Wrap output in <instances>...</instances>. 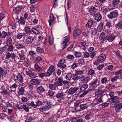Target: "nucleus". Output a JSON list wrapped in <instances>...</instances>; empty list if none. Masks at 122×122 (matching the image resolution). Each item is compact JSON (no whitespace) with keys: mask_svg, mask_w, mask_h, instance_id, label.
Returning a JSON list of instances; mask_svg holds the SVG:
<instances>
[{"mask_svg":"<svg viewBox=\"0 0 122 122\" xmlns=\"http://www.w3.org/2000/svg\"><path fill=\"white\" fill-rule=\"evenodd\" d=\"M102 17L101 14L99 12L97 13L94 15V19L98 22L100 21Z\"/></svg>","mask_w":122,"mask_h":122,"instance_id":"obj_13","label":"nucleus"},{"mask_svg":"<svg viewBox=\"0 0 122 122\" xmlns=\"http://www.w3.org/2000/svg\"><path fill=\"white\" fill-rule=\"evenodd\" d=\"M79 89V88L78 87H71L69 89L68 93L70 95L76 92Z\"/></svg>","mask_w":122,"mask_h":122,"instance_id":"obj_11","label":"nucleus"},{"mask_svg":"<svg viewBox=\"0 0 122 122\" xmlns=\"http://www.w3.org/2000/svg\"><path fill=\"white\" fill-rule=\"evenodd\" d=\"M98 79L97 78H95L92 81L90 84V89H89L85 92H83L82 94L80 96V97H82L87 94L89 92L95 89V88L98 86Z\"/></svg>","mask_w":122,"mask_h":122,"instance_id":"obj_1","label":"nucleus"},{"mask_svg":"<svg viewBox=\"0 0 122 122\" xmlns=\"http://www.w3.org/2000/svg\"><path fill=\"white\" fill-rule=\"evenodd\" d=\"M115 27L116 28L122 29V23H121L120 22H118L116 25Z\"/></svg>","mask_w":122,"mask_h":122,"instance_id":"obj_46","label":"nucleus"},{"mask_svg":"<svg viewBox=\"0 0 122 122\" xmlns=\"http://www.w3.org/2000/svg\"><path fill=\"white\" fill-rule=\"evenodd\" d=\"M7 72L4 70L2 68L0 67V78H1L2 76H4V77L6 76Z\"/></svg>","mask_w":122,"mask_h":122,"instance_id":"obj_18","label":"nucleus"},{"mask_svg":"<svg viewBox=\"0 0 122 122\" xmlns=\"http://www.w3.org/2000/svg\"><path fill=\"white\" fill-rule=\"evenodd\" d=\"M28 105L26 104H24L23 105V108L26 111L28 112H29V107H28Z\"/></svg>","mask_w":122,"mask_h":122,"instance_id":"obj_49","label":"nucleus"},{"mask_svg":"<svg viewBox=\"0 0 122 122\" xmlns=\"http://www.w3.org/2000/svg\"><path fill=\"white\" fill-rule=\"evenodd\" d=\"M55 70V67L54 66L51 65L48 70L46 73L47 77H49L52 74Z\"/></svg>","mask_w":122,"mask_h":122,"instance_id":"obj_7","label":"nucleus"},{"mask_svg":"<svg viewBox=\"0 0 122 122\" xmlns=\"http://www.w3.org/2000/svg\"><path fill=\"white\" fill-rule=\"evenodd\" d=\"M105 33L104 32H102L99 38L100 41L103 40L105 39Z\"/></svg>","mask_w":122,"mask_h":122,"instance_id":"obj_38","label":"nucleus"},{"mask_svg":"<svg viewBox=\"0 0 122 122\" xmlns=\"http://www.w3.org/2000/svg\"><path fill=\"white\" fill-rule=\"evenodd\" d=\"M55 19V18L54 17L53 14H50L49 16V19L48 20V22L50 26H51V24L53 23Z\"/></svg>","mask_w":122,"mask_h":122,"instance_id":"obj_14","label":"nucleus"},{"mask_svg":"<svg viewBox=\"0 0 122 122\" xmlns=\"http://www.w3.org/2000/svg\"><path fill=\"white\" fill-rule=\"evenodd\" d=\"M22 8V7L21 6H19L17 7H14L13 9V11L15 13L18 14Z\"/></svg>","mask_w":122,"mask_h":122,"instance_id":"obj_16","label":"nucleus"},{"mask_svg":"<svg viewBox=\"0 0 122 122\" xmlns=\"http://www.w3.org/2000/svg\"><path fill=\"white\" fill-rule=\"evenodd\" d=\"M18 23L19 24H21V25H24L25 22V21L24 20V18L21 17L18 21Z\"/></svg>","mask_w":122,"mask_h":122,"instance_id":"obj_34","label":"nucleus"},{"mask_svg":"<svg viewBox=\"0 0 122 122\" xmlns=\"http://www.w3.org/2000/svg\"><path fill=\"white\" fill-rule=\"evenodd\" d=\"M45 115H46L45 116L46 117V118H47V119H49V120L50 121H52L53 119V117H50V114L49 113H45Z\"/></svg>","mask_w":122,"mask_h":122,"instance_id":"obj_36","label":"nucleus"},{"mask_svg":"<svg viewBox=\"0 0 122 122\" xmlns=\"http://www.w3.org/2000/svg\"><path fill=\"white\" fill-rule=\"evenodd\" d=\"M65 95V94H63V92H59L56 94V97L58 98L62 99L63 98Z\"/></svg>","mask_w":122,"mask_h":122,"instance_id":"obj_25","label":"nucleus"},{"mask_svg":"<svg viewBox=\"0 0 122 122\" xmlns=\"http://www.w3.org/2000/svg\"><path fill=\"white\" fill-rule=\"evenodd\" d=\"M118 15L119 13L118 11L115 10L111 12L107 15V17L109 19L112 20L117 18Z\"/></svg>","mask_w":122,"mask_h":122,"instance_id":"obj_2","label":"nucleus"},{"mask_svg":"<svg viewBox=\"0 0 122 122\" xmlns=\"http://www.w3.org/2000/svg\"><path fill=\"white\" fill-rule=\"evenodd\" d=\"M110 113L108 112H106L103 116L102 118L103 120H107L108 117H110Z\"/></svg>","mask_w":122,"mask_h":122,"instance_id":"obj_29","label":"nucleus"},{"mask_svg":"<svg viewBox=\"0 0 122 122\" xmlns=\"http://www.w3.org/2000/svg\"><path fill=\"white\" fill-rule=\"evenodd\" d=\"M30 84L32 85H36L39 84L38 80L37 79H32L30 81Z\"/></svg>","mask_w":122,"mask_h":122,"instance_id":"obj_27","label":"nucleus"},{"mask_svg":"<svg viewBox=\"0 0 122 122\" xmlns=\"http://www.w3.org/2000/svg\"><path fill=\"white\" fill-rule=\"evenodd\" d=\"M12 44V40L10 38H9L8 39L6 42V45L8 46V45H11Z\"/></svg>","mask_w":122,"mask_h":122,"instance_id":"obj_50","label":"nucleus"},{"mask_svg":"<svg viewBox=\"0 0 122 122\" xmlns=\"http://www.w3.org/2000/svg\"><path fill=\"white\" fill-rule=\"evenodd\" d=\"M95 23V21H93L91 20H88V22L86 25V26H88L89 27H90L92 26L93 23Z\"/></svg>","mask_w":122,"mask_h":122,"instance_id":"obj_32","label":"nucleus"},{"mask_svg":"<svg viewBox=\"0 0 122 122\" xmlns=\"http://www.w3.org/2000/svg\"><path fill=\"white\" fill-rule=\"evenodd\" d=\"M83 119L81 117H76L72 120V122H82Z\"/></svg>","mask_w":122,"mask_h":122,"instance_id":"obj_31","label":"nucleus"},{"mask_svg":"<svg viewBox=\"0 0 122 122\" xmlns=\"http://www.w3.org/2000/svg\"><path fill=\"white\" fill-rule=\"evenodd\" d=\"M49 87L50 89L52 90H56V86L54 84V82L53 84H50L49 85Z\"/></svg>","mask_w":122,"mask_h":122,"instance_id":"obj_37","label":"nucleus"},{"mask_svg":"<svg viewBox=\"0 0 122 122\" xmlns=\"http://www.w3.org/2000/svg\"><path fill=\"white\" fill-rule=\"evenodd\" d=\"M110 100L115 103H117L118 101V97L117 96H113L110 98Z\"/></svg>","mask_w":122,"mask_h":122,"instance_id":"obj_26","label":"nucleus"},{"mask_svg":"<svg viewBox=\"0 0 122 122\" xmlns=\"http://www.w3.org/2000/svg\"><path fill=\"white\" fill-rule=\"evenodd\" d=\"M64 41L62 44V45L63 46V49L65 48L67 45H69L70 42H69V37L67 36H66L64 38Z\"/></svg>","mask_w":122,"mask_h":122,"instance_id":"obj_8","label":"nucleus"},{"mask_svg":"<svg viewBox=\"0 0 122 122\" xmlns=\"http://www.w3.org/2000/svg\"><path fill=\"white\" fill-rule=\"evenodd\" d=\"M25 87H20L18 88V94L19 95H23L24 93Z\"/></svg>","mask_w":122,"mask_h":122,"instance_id":"obj_22","label":"nucleus"},{"mask_svg":"<svg viewBox=\"0 0 122 122\" xmlns=\"http://www.w3.org/2000/svg\"><path fill=\"white\" fill-rule=\"evenodd\" d=\"M5 104L7 107H12V102H10L7 101L5 102Z\"/></svg>","mask_w":122,"mask_h":122,"instance_id":"obj_58","label":"nucleus"},{"mask_svg":"<svg viewBox=\"0 0 122 122\" xmlns=\"http://www.w3.org/2000/svg\"><path fill=\"white\" fill-rule=\"evenodd\" d=\"M74 55L76 57L79 58L81 56L82 54L80 52H76L74 53Z\"/></svg>","mask_w":122,"mask_h":122,"instance_id":"obj_55","label":"nucleus"},{"mask_svg":"<svg viewBox=\"0 0 122 122\" xmlns=\"http://www.w3.org/2000/svg\"><path fill=\"white\" fill-rule=\"evenodd\" d=\"M34 68L36 70L38 71H42L43 69L37 63H35L34 65Z\"/></svg>","mask_w":122,"mask_h":122,"instance_id":"obj_23","label":"nucleus"},{"mask_svg":"<svg viewBox=\"0 0 122 122\" xmlns=\"http://www.w3.org/2000/svg\"><path fill=\"white\" fill-rule=\"evenodd\" d=\"M58 67L62 68H64L66 67V65L64 64V63H58Z\"/></svg>","mask_w":122,"mask_h":122,"instance_id":"obj_60","label":"nucleus"},{"mask_svg":"<svg viewBox=\"0 0 122 122\" xmlns=\"http://www.w3.org/2000/svg\"><path fill=\"white\" fill-rule=\"evenodd\" d=\"M18 55L19 56V59L21 60H23L25 59L24 53L23 50H22L19 52Z\"/></svg>","mask_w":122,"mask_h":122,"instance_id":"obj_12","label":"nucleus"},{"mask_svg":"<svg viewBox=\"0 0 122 122\" xmlns=\"http://www.w3.org/2000/svg\"><path fill=\"white\" fill-rule=\"evenodd\" d=\"M10 34V33L8 32L7 34V33L3 31L1 32L0 31V38H5L7 35Z\"/></svg>","mask_w":122,"mask_h":122,"instance_id":"obj_19","label":"nucleus"},{"mask_svg":"<svg viewBox=\"0 0 122 122\" xmlns=\"http://www.w3.org/2000/svg\"><path fill=\"white\" fill-rule=\"evenodd\" d=\"M16 48L17 49H21L24 48H25V46L20 43L16 44L15 45Z\"/></svg>","mask_w":122,"mask_h":122,"instance_id":"obj_30","label":"nucleus"},{"mask_svg":"<svg viewBox=\"0 0 122 122\" xmlns=\"http://www.w3.org/2000/svg\"><path fill=\"white\" fill-rule=\"evenodd\" d=\"M101 62L104 61L106 58L105 55L104 54H101L98 57Z\"/></svg>","mask_w":122,"mask_h":122,"instance_id":"obj_28","label":"nucleus"},{"mask_svg":"<svg viewBox=\"0 0 122 122\" xmlns=\"http://www.w3.org/2000/svg\"><path fill=\"white\" fill-rule=\"evenodd\" d=\"M102 96H98L97 98L95 99L94 101L96 102L94 104L95 105H97L102 102Z\"/></svg>","mask_w":122,"mask_h":122,"instance_id":"obj_20","label":"nucleus"},{"mask_svg":"<svg viewBox=\"0 0 122 122\" xmlns=\"http://www.w3.org/2000/svg\"><path fill=\"white\" fill-rule=\"evenodd\" d=\"M72 74L71 73L67 74L65 78L67 80H70L72 77Z\"/></svg>","mask_w":122,"mask_h":122,"instance_id":"obj_48","label":"nucleus"},{"mask_svg":"<svg viewBox=\"0 0 122 122\" xmlns=\"http://www.w3.org/2000/svg\"><path fill=\"white\" fill-rule=\"evenodd\" d=\"M116 37V36L112 34L109 36L107 38H107L109 41L112 42L115 39Z\"/></svg>","mask_w":122,"mask_h":122,"instance_id":"obj_24","label":"nucleus"},{"mask_svg":"<svg viewBox=\"0 0 122 122\" xmlns=\"http://www.w3.org/2000/svg\"><path fill=\"white\" fill-rule=\"evenodd\" d=\"M92 117V115L91 113H89L87 114L85 116V118L86 120H89Z\"/></svg>","mask_w":122,"mask_h":122,"instance_id":"obj_40","label":"nucleus"},{"mask_svg":"<svg viewBox=\"0 0 122 122\" xmlns=\"http://www.w3.org/2000/svg\"><path fill=\"white\" fill-rule=\"evenodd\" d=\"M24 30L27 33L30 32V34H32L31 32V30L28 26L25 27L24 28Z\"/></svg>","mask_w":122,"mask_h":122,"instance_id":"obj_47","label":"nucleus"},{"mask_svg":"<svg viewBox=\"0 0 122 122\" xmlns=\"http://www.w3.org/2000/svg\"><path fill=\"white\" fill-rule=\"evenodd\" d=\"M24 34L23 33H20L18 34L16 36V38L17 39H20L23 36V34Z\"/></svg>","mask_w":122,"mask_h":122,"instance_id":"obj_61","label":"nucleus"},{"mask_svg":"<svg viewBox=\"0 0 122 122\" xmlns=\"http://www.w3.org/2000/svg\"><path fill=\"white\" fill-rule=\"evenodd\" d=\"M90 79V78L88 76H83L81 77L80 76L79 79L80 81H86L88 82Z\"/></svg>","mask_w":122,"mask_h":122,"instance_id":"obj_15","label":"nucleus"},{"mask_svg":"<svg viewBox=\"0 0 122 122\" xmlns=\"http://www.w3.org/2000/svg\"><path fill=\"white\" fill-rule=\"evenodd\" d=\"M82 31V29H77L74 30L73 33V38H76L81 33Z\"/></svg>","mask_w":122,"mask_h":122,"instance_id":"obj_6","label":"nucleus"},{"mask_svg":"<svg viewBox=\"0 0 122 122\" xmlns=\"http://www.w3.org/2000/svg\"><path fill=\"white\" fill-rule=\"evenodd\" d=\"M36 91L39 94H41L45 91V89L44 86H41L37 87Z\"/></svg>","mask_w":122,"mask_h":122,"instance_id":"obj_10","label":"nucleus"},{"mask_svg":"<svg viewBox=\"0 0 122 122\" xmlns=\"http://www.w3.org/2000/svg\"><path fill=\"white\" fill-rule=\"evenodd\" d=\"M115 110L116 112H119L120 110L122 108V103L116 104L115 107Z\"/></svg>","mask_w":122,"mask_h":122,"instance_id":"obj_21","label":"nucleus"},{"mask_svg":"<svg viewBox=\"0 0 122 122\" xmlns=\"http://www.w3.org/2000/svg\"><path fill=\"white\" fill-rule=\"evenodd\" d=\"M84 72L83 71L78 70L75 71V74L77 75H81L83 74Z\"/></svg>","mask_w":122,"mask_h":122,"instance_id":"obj_62","label":"nucleus"},{"mask_svg":"<svg viewBox=\"0 0 122 122\" xmlns=\"http://www.w3.org/2000/svg\"><path fill=\"white\" fill-rule=\"evenodd\" d=\"M120 77L119 76L116 75L113 78H111V81L113 83L115 81H117Z\"/></svg>","mask_w":122,"mask_h":122,"instance_id":"obj_44","label":"nucleus"},{"mask_svg":"<svg viewBox=\"0 0 122 122\" xmlns=\"http://www.w3.org/2000/svg\"><path fill=\"white\" fill-rule=\"evenodd\" d=\"M39 76L40 78L42 79L43 78L45 77H47L46 73L44 72L40 73Z\"/></svg>","mask_w":122,"mask_h":122,"instance_id":"obj_51","label":"nucleus"},{"mask_svg":"<svg viewBox=\"0 0 122 122\" xmlns=\"http://www.w3.org/2000/svg\"><path fill=\"white\" fill-rule=\"evenodd\" d=\"M15 54L14 53H11L10 54V56L9 57V59L10 58L11 60H12V61H15Z\"/></svg>","mask_w":122,"mask_h":122,"instance_id":"obj_39","label":"nucleus"},{"mask_svg":"<svg viewBox=\"0 0 122 122\" xmlns=\"http://www.w3.org/2000/svg\"><path fill=\"white\" fill-rule=\"evenodd\" d=\"M30 36H27L24 42L26 44H30L34 41L35 38L34 36L31 35L30 33L29 34Z\"/></svg>","mask_w":122,"mask_h":122,"instance_id":"obj_5","label":"nucleus"},{"mask_svg":"<svg viewBox=\"0 0 122 122\" xmlns=\"http://www.w3.org/2000/svg\"><path fill=\"white\" fill-rule=\"evenodd\" d=\"M36 51L38 53L41 54L44 52V50L42 48L40 47H38L36 48Z\"/></svg>","mask_w":122,"mask_h":122,"instance_id":"obj_43","label":"nucleus"},{"mask_svg":"<svg viewBox=\"0 0 122 122\" xmlns=\"http://www.w3.org/2000/svg\"><path fill=\"white\" fill-rule=\"evenodd\" d=\"M32 32L35 34H38L40 33L39 30L35 28H32L31 30V32Z\"/></svg>","mask_w":122,"mask_h":122,"instance_id":"obj_41","label":"nucleus"},{"mask_svg":"<svg viewBox=\"0 0 122 122\" xmlns=\"http://www.w3.org/2000/svg\"><path fill=\"white\" fill-rule=\"evenodd\" d=\"M48 95L50 97H52L54 94L55 92L51 90H50L48 93Z\"/></svg>","mask_w":122,"mask_h":122,"instance_id":"obj_59","label":"nucleus"},{"mask_svg":"<svg viewBox=\"0 0 122 122\" xmlns=\"http://www.w3.org/2000/svg\"><path fill=\"white\" fill-rule=\"evenodd\" d=\"M34 59L35 61H36V62H39L42 60V58L39 56H38L35 58Z\"/></svg>","mask_w":122,"mask_h":122,"instance_id":"obj_56","label":"nucleus"},{"mask_svg":"<svg viewBox=\"0 0 122 122\" xmlns=\"http://www.w3.org/2000/svg\"><path fill=\"white\" fill-rule=\"evenodd\" d=\"M102 62L98 58L96 59L93 63V64L95 65H97L100 63Z\"/></svg>","mask_w":122,"mask_h":122,"instance_id":"obj_57","label":"nucleus"},{"mask_svg":"<svg viewBox=\"0 0 122 122\" xmlns=\"http://www.w3.org/2000/svg\"><path fill=\"white\" fill-rule=\"evenodd\" d=\"M120 3V0H113L112 2L113 5L115 7V6L117 5Z\"/></svg>","mask_w":122,"mask_h":122,"instance_id":"obj_42","label":"nucleus"},{"mask_svg":"<svg viewBox=\"0 0 122 122\" xmlns=\"http://www.w3.org/2000/svg\"><path fill=\"white\" fill-rule=\"evenodd\" d=\"M12 78L15 81H18L21 83H22L23 82V77L22 75L19 73L17 75L14 74L12 77Z\"/></svg>","mask_w":122,"mask_h":122,"instance_id":"obj_4","label":"nucleus"},{"mask_svg":"<svg viewBox=\"0 0 122 122\" xmlns=\"http://www.w3.org/2000/svg\"><path fill=\"white\" fill-rule=\"evenodd\" d=\"M80 76H78L77 75L75 74L73 76L72 79L74 81H76L79 79Z\"/></svg>","mask_w":122,"mask_h":122,"instance_id":"obj_45","label":"nucleus"},{"mask_svg":"<svg viewBox=\"0 0 122 122\" xmlns=\"http://www.w3.org/2000/svg\"><path fill=\"white\" fill-rule=\"evenodd\" d=\"M97 9L94 7H89L86 10V13L88 14H90L92 15H94L97 11Z\"/></svg>","mask_w":122,"mask_h":122,"instance_id":"obj_3","label":"nucleus"},{"mask_svg":"<svg viewBox=\"0 0 122 122\" xmlns=\"http://www.w3.org/2000/svg\"><path fill=\"white\" fill-rule=\"evenodd\" d=\"M95 71L92 69H90L87 72V74L88 76H92L95 74Z\"/></svg>","mask_w":122,"mask_h":122,"instance_id":"obj_33","label":"nucleus"},{"mask_svg":"<svg viewBox=\"0 0 122 122\" xmlns=\"http://www.w3.org/2000/svg\"><path fill=\"white\" fill-rule=\"evenodd\" d=\"M122 73V69L118 71L115 72L114 74L116 75L119 76L118 75L121 74Z\"/></svg>","mask_w":122,"mask_h":122,"instance_id":"obj_64","label":"nucleus"},{"mask_svg":"<svg viewBox=\"0 0 122 122\" xmlns=\"http://www.w3.org/2000/svg\"><path fill=\"white\" fill-rule=\"evenodd\" d=\"M88 85L86 84H85L83 85L80 88V89L81 92H84L86 91V89L88 88Z\"/></svg>","mask_w":122,"mask_h":122,"instance_id":"obj_17","label":"nucleus"},{"mask_svg":"<svg viewBox=\"0 0 122 122\" xmlns=\"http://www.w3.org/2000/svg\"><path fill=\"white\" fill-rule=\"evenodd\" d=\"M27 105H28V106H31L35 108H36L37 107V105H36V104H35L33 101L31 102L30 103L27 104Z\"/></svg>","mask_w":122,"mask_h":122,"instance_id":"obj_52","label":"nucleus"},{"mask_svg":"<svg viewBox=\"0 0 122 122\" xmlns=\"http://www.w3.org/2000/svg\"><path fill=\"white\" fill-rule=\"evenodd\" d=\"M108 81L107 78L106 77L102 78L101 80V82L102 83H106Z\"/></svg>","mask_w":122,"mask_h":122,"instance_id":"obj_63","label":"nucleus"},{"mask_svg":"<svg viewBox=\"0 0 122 122\" xmlns=\"http://www.w3.org/2000/svg\"><path fill=\"white\" fill-rule=\"evenodd\" d=\"M103 24L102 22L100 23L97 27V30L99 32H100L102 29Z\"/></svg>","mask_w":122,"mask_h":122,"instance_id":"obj_35","label":"nucleus"},{"mask_svg":"<svg viewBox=\"0 0 122 122\" xmlns=\"http://www.w3.org/2000/svg\"><path fill=\"white\" fill-rule=\"evenodd\" d=\"M66 57L68 59L71 60H74L75 58L73 55L70 54H68Z\"/></svg>","mask_w":122,"mask_h":122,"instance_id":"obj_53","label":"nucleus"},{"mask_svg":"<svg viewBox=\"0 0 122 122\" xmlns=\"http://www.w3.org/2000/svg\"><path fill=\"white\" fill-rule=\"evenodd\" d=\"M80 108L81 109H84L88 107L86 104H83L80 105Z\"/></svg>","mask_w":122,"mask_h":122,"instance_id":"obj_54","label":"nucleus"},{"mask_svg":"<svg viewBox=\"0 0 122 122\" xmlns=\"http://www.w3.org/2000/svg\"><path fill=\"white\" fill-rule=\"evenodd\" d=\"M26 73L27 75H29V76L32 78H35L37 77L36 73L30 70L26 71Z\"/></svg>","mask_w":122,"mask_h":122,"instance_id":"obj_9","label":"nucleus"}]
</instances>
